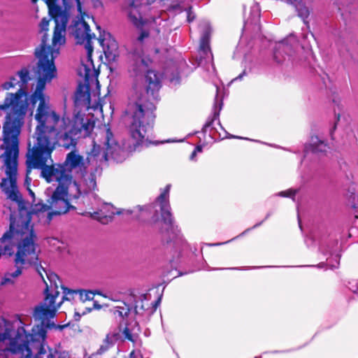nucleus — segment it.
Wrapping results in <instances>:
<instances>
[{"instance_id":"e433bc0d","label":"nucleus","mask_w":358,"mask_h":358,"mask_svg":"<svg viewBox=\"0 0 358 358\" xmlns=\"http://www.w3.org/2000/svg\"><path fill=\"white\" fill-rule=\"evenodd\" d=\"M194 150H196V153H197V152H201V150H202V148H201V146L198 145V146H196V148L194 149Z\"/></svg>"},{"instance_id":"473e14b6","label":"nucleus","mask_w":358,"mask_h":358,"mask_svg":"<svg viewBox=\"0 0 358 358\" xmlns=\"http://www.w3.org/2000/svg\"><path fill=\"white\" fill-rule=\"evenodd\" d=\"M148 36V34L145 31H143L141 34V36L138 37V41H141L143 40L144 38Z\"/></svg>"},{"instance_id":"1a4fd4ad","label":"nucleus","mask_w":358,"mask_h":358,"mask_svg":"<svg viewBox=\"0 0 358 358\" xmlns=\"http://www.w3.org/2000/svg\"><path fill=\"white\" fill-rule=\"evenodd\" d=\"M94 127V120L92 117H85L80 113L73 115L72 120L67 118L66 126L58 127L57 129L54 130L56 133L54 149L57 144L66 149L75 148L77 140L88 136Z\"/></svg>"},{"instance_id":"a19ab883","label":"nucleus","mask_w":358,"mask_h":358,"mask_svg":"<svg viewBox=\"0 0 358 358\" xmlns=\"http://www.w3.org/2000/svg\"><path fill=\"white\" fill-rule=\"evenodd\" d=\"M261 224H262V223H259V224H255V225L253 227V228H255V227H257L259 226Z\"/></svg>"},{"instance_id":"9b49d317","label":"nucleus","mask_w":358,"mask_h":358,"mask_svg":"<svg viewBox=\"0 0 358 358\" xmlns=\"http://www.w3.org/2000/svg\"><path fill=\"white\" fill-rule=\"evenodd\" d=\"M124 213L130 214L131 211L124 209L117 210L110 203H104L96 211L87 212L86 214L103 224H107L112 220L115 215H121Z\"/></svg>"},{"instance_id":"c85d7f7f","label":"nucleus","mask_w":358,"mask_h":358,"mask_svg":"<svg viewBox=\"0 0 358 358\" xmlns=\"http://www.w3.org/2000/svg\"><path fill=\"white\" fill-rule=\"evenodd\" d=\"M278 195L281 196L289 197L291 196V189H289L286 191L280 192Z\"/></svg>"},{"instance_id":"bb28decb","label":"nucleus","mask_w":358,"mask_h":358,"mask_svg":"<svg viewBox=\"0 0 358 358\" xmlns=\"http://www.w3.org/2000/svg\"><path fill=\"white\" fill-rule=\"evenodd\" d=\"M47 348L49 350V354L47 358H56V357L57 356V352L56 350H52V349H50L48 347Z\"/></svg>"},{"instance_id":"cd10ccee","label":"nucleus","mask_w":358,"mask_h":358,"mask_svg":"<svg viewBox=\"0 0 358 358\" xmlns=\"http://www.w3.org/2000/svg\"><path fill=\"white\" fill-rule=\"evenodd\" d=\"M164 22L162 20H161L159 17L153 18L152 22H150L151 26L152 27L154 24L160 26L162 24V22Z\"/></svg>"},{"instance_id":"a878e982","label":"nucleus","mask_w":358,"mask_h":358,"mask_svg":"<svg viewBox=\"0 0 358 358\" xmlns=\"http://www.w3.org/2000/svg\"><path fill=\"white\" fill-rule=\"evenodd\" d=\"M122 334L124 336L125 338L129 340V341H134V338H133V336L132 334L130 333L129 331V329L128 327H125L122 331Z\"/></svg>"},{"instance_id":"6e6552de","label":"nucleus","mask_w":358,"mask_h":358,"mask_svg":"<svg viewBox=\"0 0 358 358\" xmlns=\"http://www.w3.org/2000/svg\"><path fill=\"white\" fill-rule=\"evenodd\" d=\"M45 2L48 6L49 13L50 16L54 19L55 22V27L54 29L53 37H52V45H46L48 40V36L46 33H44L42 39L41 44L35 50V55L36 56V51L39 50L41 52H46V50H57L59 52V50L61 45L65 43V34L66 24L70 15L69 10L65 7L62 9L59 6L55 3L54 0H45ZM49 20L43 18L40 23V29L41 31L46 32L48 30ZM59 55L54 57V59Z\"/></svg>"},{"instance_id":"ddd939ff","label":"nucleus","mask_w":358,"mask_h":358,"mask_svg":"<svg viewBox=\"0 0 358 358\" xmlns=\"http://www.w3.org/2000/svg\"><path fill=\"white\" fill-rule=\"evenodd\" d=\"M103 296L110 299L108 296ZM110 299L115 301V305L110 308V311L115 320L121 324L127 320L131 308L129 306L123 301L115 300L113 298H110Z\"/></svg>"},{"instance_id":"f8f14e48","label":"nucleus","mask_w":358,"mask_h":358,"mask_svg":"<svg viewBox=\"0 0 358 358\" xmlns=\"http://www.w3.org/2000/svg\"><path fill=\"white\" fill-rule=\"evenodd\" d=\"M90 103V94L89 92L88 87L84 85H79L74 97V115L78 113L83 115L85 117H90L89 115H85L81 113L83 108L87 109L89 108ZM92 119L93 117H91Z\"/></svg>"},{"instance_id":"f257e3e1","label":"nucleus","mask_w":358,"mask_h":358,"mask_svg":"<svg viewBox=\"0 0 358 358\" xmlns=\"http://www.w3.org/2000/svg\"><path fill=\"white\" fill-rule=\"evenodd\" d=\"M5 173L6 178L1 180L0 187L8 199L17 203L18 214H10V229L0 238V257L15 255L13 262L34 266L46 287L44 301L36 307L34 313L35 320L41 324L34 327L30 334H27L24 327H18L15 337L11 338L12 324L0 317V342L8 339L7 350L20 355V358H41L47 352L44 343L46 329L63 328L51 321L59 305L55 303V299L59 294L57 289L59 279L56 274L48 272L38 261L35 235L30 224L31 213L25 208L17 186V166L13 176L7 173L6 166Z\"/></svg>"},{"instance_id":"58836bf2","label":"nucleus","mask_w":358,"mask_h":358,"mask_svg":"<svg viewBox=\"0 0 358 358\" xmlns=\"http://www.w3.org/2000/svg\"><path fill=\"white\" fill-rule=\"evenodd\" d=\"M187 20H188L189 22L193 20V17L191 16L190 13L188 14Z\"/></svg>"},{"instance_id":"0eeeda50","label":"nucleus","mask_w":358,"mask_h":358,"mask_svg":"<svg viewBox=\"0 0 358 358\" xmlns=\"http://www.w3.org/2000/svg\"><path fill=\"white\" fill-rule=\"evenodd\" d=\"M78 4L73 3L71 1H63V3L69 10L71 8L76 6L80 14V17L74 20L69 29L75 37L76 43L84 45L86 51V57L82 60L81 66L79 69V75L83 77L87 82H90L96 74L95 66L93 64L92 55L93 52L92 40L96 39L95 34L91 33L87 20L94 19L87 13L83 10L80 1L78 0Z\"/></svg>"},{"instance_id":"a211bd4d","label":"nucleus","mask_w":358,"mask_h":358,"mask_svg":"<svg viewBox=\"0 0 358 358\" xmlns=\"http://www.w3.org/2000/svg\"><path fill=\"white\" fill-rule=\"evenodd\" d=\"M291 46L288 44L287 40L280 41L275 44L273 51V59L278 63H281L285 59V57H289V52Z\"/></svg>"},{"instance_id":"49530a36","label":"nucleus","mask_w":358,"mask_h":358,"mask_svg":"<svg viewBox=\"0 0 358 358\" xmlns=\"http://www.w3.org/2000/svg\"><path fill=\"white\" fill-rule=\"evenodd\" d=\"M157 32H160V29H157Z\"/></svg>"},{"instance_id":"412c9836","label":"nucleus","mask_w":358,"mask_h":358,"mask_svg":"<svg viewBox=\"0 0 358 358\" xmlns=\"http://www.w3.org/2000/svg\"><path fill=\"white\" fill-rule=\"evenodd\" d=\"M292 5L294 6L298 15L303 20L305 24H307L306 18L309 15L308 8L303 4L301 0H292Z\"/></svg>"},{"instance_id":"4c0bfd02","label":"nucleus","mask_w":358,"mask_h":358,"mask_svg":"<svg viewBox=\"0 0 358 358\" xmlns=\"http://www.w3.org/2000/svg\"><path fill=\"white\" fill-rule=\"evenodd\" d=\"M160 301H161V298L159 297V298L158 299V300H157V301H155V308H157V305L160 303Z\"/></svg>"},{"instance_id":"c9c22d12","label":"nucleus","mask_w":358,"mask_h":358,"mask_svg":"<svg viewBox=\"0 0 358 358\" xmlns=\"http://www.w3.org/2000/svg\"><path fill=\"white\" fill-rule=\"evenodd\" d=\"M244 75H245V71H243V72L241 73L238 76H237L234 80H240L243 78Z\"/></svg>"},{"instance_id":"f03ea898","label":"nucleus","mask_w":358,"mask_h":358,"mask_svg":"<svg viewBox=\"0 0 358 358\" xmlns=\"http://www.w3.org/2000/svg\"><path fill=\"white\" fill-rule=\"evenodd\" d=\"M151 59L145 56L141 48L131 54L129 73L136 79L145 78L147 91L139 94L136 89L129 97L125 114L127 117L130 138L120 145L109 128L104 125L99 129L93 140V148L87 157L100 162L113 160L123 162L130 153L141 150L152 143L150 140L155 105L159 99L161 75L148 67Z\"/></svg>"},{"instance_id":"f3484780","label":"nucleus","mask_w":358,"mask_h":358,"mask_svg":"<svg viewBox=\"0 0 358 358\" xmlns=\"http://www.w3.org/2000/svg\"><path fill=\"white\" fill-rule=\"evenodd\" d=\"M97 40L106 56L108 55H113L117 48L116 41L111 37L109 33H106L105 31L102 34L100 33Z\"/></svg>"},{"instance_id":"ea45409f","label":"nucleus","mask_w":358,"mask_h":358,"mask_svg":"<svg viewBox=\"0 0 358 358\" xmlns=\"http://www.w3.org/2000/svg\"><path fill=\"white\" fill-rule=\"evenodd\" d=\"M230 138H241V137L234 136H231Z\"/></svg>"},{"instance_id":"aec40b11","label":"nucleus","mask_w":358,"mask_h":358,"mask_svg":"<svg viewBox=\"0 0 358 358\" xmlns=\"http://www.w3.org/2000/svg\"><path fill=\"white\" fill-rule=\"evenodd\" d=\"M120 336L119 333L115 334H108L106 336V338L103 341V344L100 346L99 349L97 350V354L101 355L106 351H107L113 345L114 342L118 339Z\"/></svg>"},{"instance_id":"c756f323","label":"nucleus","mask_w":358,"mask_h":358,"mask_svg":"<svg viewBox=\"0 0 358 358\" xmlns=\"http://www.w3.org/2000/svg\"><path fill=\"white\" fill-rule=\"evenodd\" d=\"M213 123V120L209 121L205 124V125L203 127V131L206 133L207 131V129L211 126Z\"/></svg>"},{"instance_id":"5701e85b","label":"nucleus","mask_w":358,"mask_h":358,"mask_svg":"<svg viewBox=\"0 0 358 358\" xmlns=\"http://www.w3.org/2000/svg\"><path fill=\"white\" fill-rule=\"evenodd\" d=\"M253 15L251 20H248L245 23V27L246 28L249 24H257L259 19V9L257 5H254L252 8Z\"/></svg>"},{"instance_id":"2eb2a0df","label":"nucleus","mask_w":358,"mask_h":358,"mask_svg":"<svg viewBox=\"0 0 358 358\" xmlns=\"http://www.w3.org/2000/svg\"><path fill=\"white\" fill-rule=\"evenodd\" d=\"M143 0H127L128 2V16L131 22L137 27L143 24L141 13L142 1Z\"/></svg>"},{"instance_id":"8fccbe9b","label":"nucleus","mask_w":358,"mask_h":358,"mask_svg":"<svg viewBox=\"0 0 358 358\" xmlns=\"http://www.w3.org/2000/svg\"><path fill=\"white\" fill-rule=\"evenodd\" d=\"M98 294H100V296H102V294H100L99 292H96Z\"/></svg>"},{"instance_id":"c03bdc74","label":"nucleus","mask_w":358,"mask_h":358,"mask_svg":"<svg viewBox=\"0 0 358 358\" xmlns=\"http://www.w3.org/2000/svg\"><path fill=\"white\" fill-rule=\"evenodd\" d=\"M295 192L292 190V196L294 195Z\"/></svg>"},{"instance_id":"a18cd8bd","label":"nucleus","mask_w":358,"mask_h":358,"mask_svg":"<svg viewBox=\"0 0 358 358\" xmlns=\"http://www.w3.org/2000/svg\"><path fill=\"white\" fill-rule=\"evenodd\" d=\"M31 1H32V2H34V3H35V2H36V1H37V0H31Z\"/></svg>"},{"instance_id":"9d476101","label":"nucleus","mask_w":358,"mask_h":358,"mask_svg":"<svg viewBox=\"0 0 358 358\" xmlns=\"http://www.w3.org/2000/svg\"><path fill=\"white\" fill-rule=\"evenodd\" d=\"M61 284V282H57L58 286ZM61 289L63 291V296L62 297V299L57 302V299L59 296V291L57 289L59 292L57 297L55 299V302L56 304H59L58 307L57 308V310L55 311V313H57L58 308L60 307L61 304L62 303V301L64 300L71 301V300H75L76 299H79L82 302H85L86 301H91L94 299L95 292L90 291V290H84V289H67L63 286H60ZM59 289V287H57Z\"/></svg>"},{"instance_id":"dca6fc26","label":"nucleus","mask_w":358,"mask_h":358,"mask_svg":"<svg viewBox=\"0 0 358 358\" xmlns=\"http://www.w3.org/2000/svg\"><path fill=\"white\" fill-rule=\"evenodd\" d=\"M28 266L23 264H17L14 262V268L10 269L4 274L3 277L1 278V284L2 285H14L16 280L22 275L23 271Z\"/></svg>"},{"instance_id":"f704fd0d","label":"nucleus","mask_w":358,"mask_h":358,"mask_svg":"<svg viewBox=\"0 0 358 358\" xmlns=\"http://www.w3.org/2000/svg\"><path fill=\"white\" fill-rule=\"evenodd\" d=\"M93 306H94V308L95 309H100L101 308V305L98 304L97 302L94 301L93 303Z\"/></svg>"},{"instance_id":"7c9ffc66","label":"nucleus","mask_w":358,"mask_h":358,"mask_svg":"<svg viewBox=\"0 0 358 358\" xmlns=\"http://www.w3.org/2000/svg\"><path fill=\"white\" fill-rule=\"evenodd\" d=\"M339 264V257L338 256L336 257V263L334 264H331L330 267L331 268H335L338 266Z\"/></svg>"},{"instance_id":"72a5a7b5","label":"nucleus","mask_w":358,"mask_h":358,"mask_svg":"<svg viewBox=\"0 0 358 358\" xmlns=\"http://www.w3.org/2000/svg\"><path fill=\"white\" fill-rule=\"evenodd\" d=\"M196 155V150H194L189 157L190 160H192V161L195 160Z\"/></svg>"},{"instance_id":"de8ad7c7","label":"nucleus","mask_w":358,"mask_h":358,"mask_svg":"<svg viewBox=\"0 0 358 358\" xmlns=\"http://www.w3.org/2000/svg\"><path fill=\"white\" fill-rule=\"evenodd\" d=\"M248 230H249V229H247L246 231H243V233L242 234H245V232H246L247 231H248Z\"/></svg>"},{"instance_id":"37998d69","label":"nucleus","mask_w":358,"mask_h":358,"mask_svg":"<svg viewBox=\"0 0 358 358\" xmlns=\"http://www.w3.org/2000/svg\"><path fill=\"white\" fill-rule=\"evenodd\" d=\"M230 269L236 270V269H239V268H231Z\"/></svg>"},{"instance_id":"7ed1b4c3","label":"nucleus","mask_w":358,"mask_h":358,"mask_svg":"<svg viewBox=\"0 0 358 358\" xmlns=\"http://www.w3.org/2000/svg\"><path fill=\"white\" fill-rule=\"evenodd\" d=\"M57 50H46V52L36 51L38 64L36 69L37 82L34 92L30 96L33 104L38 101L39 104L36 111L35 119L38 124L36 127V141L31 148L29 143L27 162L29 166L40 167L48 159L52 162L51 154L54 150L56 133L54 130L58 127L66 126V119L59 115L51 108L50 97L44 94L47 83H50L57 76V69L54 63V57L57 54Z\"/></svg>"},{"instance_id":"6ab92c4d","label":"nucleus","mask_w":358,"mask_h":358,"mask_svg":"<svg viewBox=\"0 0 358 358\" xmlns=\"http://www.w3.org/2000/svg\"><path fill=\"white\" fill-rule=\"evenodd\" d=\"M327 144L317 136H313L309 140L308 144L305 147V152H324L327 150Z\"/></svg>"},{"instance_id":"2f4dec72","label":"nucleus","mask_w":358,"mask_h":358,"mask_svg":"<svg viewBox=\"0 0 358 358\" xmlns=\"http://www.w3.org/2000/svg\"><path fill=\"white\" fill-rule=\"evenodd\" d=\"M230 241H226V242H224V243H209V244H208V245H209V246H217V245H224V244L228 243Z\"/></svg>"},{"instance_id":"09e8293b","label":"nucleus","mask_w":358,"mask_h":358,"mask_svg":"<svg viewBox=\"0 0 358 358\" xmlns=\"http://www.w3.org/2000/svg\"><path fill=\"white\" fill-rule=\"evenodd\" d=\"M268 216H269V214H268V215H266V219H267V218L268 217Z\"/></svg>"},{"instance_id":"20e7f679","label":"nucleus","mask_w":358,"mask_h":358,"mask_svg":"<svg viewBox=\"0 0 358 358\" xmlns=\"http://www.w3.org/2000/svg\"><path fill=\"white\" fill-rule=\"evenodd\" d=\"M30 80L29 71L24 68L17 72L16 76L10 77L9 80L1 85L4 90H9L17 85L20 87L15 93L7 92L3 103L0 104V116L6 114L3 126V143L0 147V158L10 176L15 174L17 166L18 136L27 111L26 85Z\"/></svg>"},{"instance_id":"4be33fe9","label":"nucleus","mask_w":358,"mask_h":358,"mask_svg":"<svg viewBox=\"0 0 358 358\" xmlns=\"http://www.w3.org/2000/svg\"><path fill=\"white\" fill-rule=\"evenodd\" d=\"M150 299V294H142L139 296L138 301H136L134 306V312L136 314H141L143 310L149 308V304L148 303H144V301L148 302Z\"/></svg>"},{"instance_id":"79ce46f5","label":"nucleus","mask_w":358,"mask_h":358,"mask_svg":"<svg viewBox=\"0 0 358 358\" xmlns=\"http://www.w3.org/2000/svg\"><path fill=\"white\" fill-rule=\"evenodd\" d=\"M155 52H156V53H158V52H159V50L158 49H156V50H155Z\"/></svg>"},{"instance_id":"b1692460","label":"nucleus","mask_w":358,"mask_h":358,"mask_svg":"<svg viewBox=\"0 0 358 358\" xmlns=\"http://www.w3.org/2000/svg\"><path fill=\"white\" fill-rule=\"evenodd\" d=\"M26 163H27V176H26V179H25V185H27V189L29 190V194L33 198V202H35V195H34V193L29 187V185H30V182L31 181V179L29 177V174L31 172V169H34V168L29 166L27 160L26 161ZM39 169L41 170V168H39Z\"/></svg>"},{"instance_id":"4468645a","label":"nucleus","mask_w":358,"mask_h":358,"mask_svg":"<svg viewBox=\"0 0 358 358\" xmlns=\"http://www.w3.org/2000/svg\"><path fill=\"white\" fill-rule=\"evenodd\" d=\"M201 35L200 38L199 52L201 57L208 58L211 55L210 48V38L211 35V27L208 22H204L200 25Z\"/></svg>"},{"instance_id":"423d86ee","label":"nucleus","mask_w":358,"mask_h":358,"mask_svg":"<svg viewBox=\"0 0 358 358\" xmlns=\"http://www.w3.org/2000/svg\"><path fill=\"white\" fill-rule=\"evenodd\" d=\"M170 187V185H166L153 206L147 210L153 213L152 220L159 222L162 241L169 245L173 252V257H179L181 252L187 248V243L178 227L173 222L169 203Z\"/></svg>"},{"instance_id":"3c124183","label":"nucleus","mask_w":358,"mask_h":358,"mask_svg":"<svg viewBox=\"0 0 358 358\" xmlns=\"http://www.w3.org/2000/svg\"><path fill=\"white\" fill-rule=\"evenodd\" d=\"M89 358H91V357H89Z\"/></svg>"},{"instance_id":"393cba45","label":"nucleus","mask_w":358,"mask_h":358,"mask_svg":"<svg viewBox=\"0 0 358 358\" xmlns=\"http://www.w3.org/2000/svg\"><path fill=\"white\" fill-rule=\"evenodd\" d=\"M89 183L87 184L89 189H94L96 187V181L93 175L89 176Z\"/></svg>"},{"instance_id":"39448f33","label":"nucleus","mask_w":358,"mask_h":358,"mask_svg":"<svg viewBox=\"0 0 358 358\" xmlns=\"http://www.w3.org/2000/svg\"><path fill=\"white\" fill-rule=\"evenodd\" d=\"M52 162L48 159L39 168L41 177L48 183L53 182L55 188L46 203H35L32 210V213L38 217L47 212V222H50L52 215L66 213L73 208L71 203L80 197L81 191L78 183L73 179L71 171H83L86 169L83 157L76 150L67 154L64 164H52Z\"/></svg>"}]
</instances>
